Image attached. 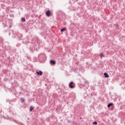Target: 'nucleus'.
Masks as SVG:
<instances>
[{
  "label": "nucleus",
  "instance_id": "obj_1",
  "mask_svg": "<svg viewBox=\"0 0 125 125\" xmlns=\"http://www.w3.org/2000/svg\"><path fill=\"white\" fill-rule=\"evenodd\" d=\"M45 14L47 17H49V16H51V13L50 12V10H48L46 12H45Z\"/></svg>",
  "mask_w": 125,
  "mask_h": 125
},
{
  "label": "nucleus",
  "instance_id": "obj_2",
  "mask_svg": "<svg viewBox=\"0 0 125 125\" xmlns=\"http://www.w3.org/2000/svg\"><path fill=\"white\" fill-rule=\"evenodd\" d=\"M74 82H71L69 83V88H74Z\"/></svg>",
  "mask_w": 125,
  "mask_h": 125
},
{
  "label": "nucleus",
  "instance_id": "obj_3",
  "mask_svg": "<svg viewBox=\"0 0 125 125\" xmlns=\"http://www.w3.org/2000/svg\"><path fill=\"white\" fill-rule=\"evenodd\" d=\"M50 63L51 65H55V64H56V62L55 61L50 60Z\"/></svg>",
  "mask_w": 125,
  "mask_h": 125
},
{
  "label": "nucleus",
  "instance_id": "obj_4",
  "mask_svg": "<svg viewBox=\"0 0 125 125\" xmlns=\"http://www.w3.org/2000/svg\"><path fill=\"white\" fill-rule=\"evenodd\" d=\"M36 73H37V74L38 75H40V76H42V74H43L42 72V71H41V70L39 71H39H37Z\"/></svg>",
  "mask_w": 125,
  "mask_h": 125
},
{
  "label": "nucleus",
  "instance_id": "obj_5",
  "mask_svg": "<svg viewBox=\"0 0 125 125\" xmlns=\"http://www.w3.org/2000/svg\"><path fill=\"white\" fill-rule=\"evenodd\" d=\"M105 78H109V75H108V74H107V73L105 72L104 74Z\"/></svg>",
  "mask_w": 125,
  "mask_h": 125
},
{
  "label": "nucleus",
  "instance_id": "obj_6",
  "mask_svg": "<svg viewBox=\"0 0 125 125\" xmlns=\"http://www.w3.org/2000/svg\"><path fill=\"white\" fill-rule=\"evenodd\" d=\"M113 104L112 103H109L108 105H107V108H110L111 107V106H113Z\"/></svg>",
  "mask_w": 125,
  "mask_h": 125
},
{
  "label": "nucleus",
  "instance_id": "obj_7",
  "mask_svg": "<svg viewBox=\"0 0 125 125\" xmlns=\"http://www.w3.org/2000/svg\"><path fill=\"white\" fill-rule=\"evenodd\" d=\"M21 20L22 22H26V19L25 18H21Z\"/></svg>",
  "mask_w": 125,
  "mask_h": 125
},
{
  "label": "nucleus",
  "instance_id": "obj_8",
  "mask_svg": "<svg viewBox=\"0 0 125 125\" xmlns=\"http://www.w3.org/2000/svg\"><path fill=\"white\" fill-rule=\"evenodd\" d=\"M21 103H24V102H25V99L23 98H21Z\"/></svg>",
  "mask_w": 125,
  "mask_h": 125
},
{
  "label": "nucleus",
  "instance_id": "obj_9",
  "mask_svg": "<svg viewBox=\"0 0 125 125\" xmlns=\"http://www.w3.org/2000/svg\"><path fill=\"white\" fill-rule=\"evenodd\" d=\"M100 56L101 58H102V57H104V55L103 54V53H101L100 54Z\"/></svg>",
  "mask_w": 125,
  "mask_h": 125
},
{
  "label": "nucleus",
  "instance_id": "obj_10",
  "mask_svg": "<svg viewBox=\"0 0 125 125\" xmlns=\"http://www.w3.org/2000/svg\"><path fill=\"white\" fill-rule=\"evenodd\" d=\"M30 111H33V110L34 109V108H33L32 106L30 107Z\"/></svg>",
  "mask_w": 125,
  "mask_h": 125
},
{
  "label": "nucleus",
  "instance_id": "obj_11",
  "mask_svg": "<svg viewBox=\"0 0 125 125\" xmlns=\"http://www.w3.org/2000/svg\"><path fill=\"white\" fill-rule=\"evenodd\" d=\"M66 29L65 28H62L61 30V32H63V31H65Z\"/></svg>",
  "mask_w": 125,
  "mask_h": 125
},
{
  "label": "nucleus",
  "instance_id": "obj_12",
  "mask_svg": "<svg viewBox=\"0 0 125 125\" xmlns=\"http://www.w3.org/2000/svg\"><path fill=\"white\" fill-rule=\"evenodd\" d=\"M93 125H97V122H93Z\"/></svg>",
  "mask_w": 125,
  "mask_h": 125
},
{
  "label": "nucleus",
  "instance_id": "obj_13",
  "mask_svg": "<svg viewBox=\"0 0 125 125\" xmlns=\"http://www.w3.org/2000/svg\"><path fill=\"white\" fill-rule=\"evenodd\" d=\"M88 82H85V83H87Z\"/></svg>",
  "mask_w": 125,
  "mask_h": 125
}]
</instances>
